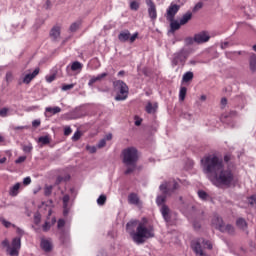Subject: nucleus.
Instances as JSON below:
<instances>
[{
    "instance_id": "nucleus-1",
    "label": "nucleus",
    "mask_w": 256,
    "mask_h": 256,
    "mask_svg": "<svg viewBox=\"0 0 256 256\" xmlns=\"http://www.w3.org/2000/svg\"><path fill=\"white\" fill-rule=\"evenodd\" d=\"M203 171L207 174L208 179L216 187L226 185L229 187L235 179V174L231 167H225L223 158L215 155H209L201 160Z\"/></svg>"
},
{
    "instance_id": "nucleus-2",
    "label": "nucleus",
    "mask_w": 256,
    "mask_h": 256,
    "mask_svg": "<svg viewBox=\"0 0 256 256\" xmlns=\"http://www.w3.org/2000/svg\"><path fill=\"white\" fill-rule=\"evenodd\" d=\"M126 231L136 245H143L146 239L155 237L153 226H147L145 222H139L138 220L129 221L126 224Z\"/></svg>"
},
{
    "instance_id": "nucleus-3",
    "label": "nucleus",
    "mask_w": 256,
    "mask_h": 256,
    "mask_svg": "<svg viewBox=\"0 0 256 256\" xmlns=\"http://www.w3.org/2000/svg\"><path fill=\"white\" fill-rule=\"evenodd\" d=\"M123 163L126 165L125 175H131L137 169L139 161V151L135 147H128L122 151Z\"/></svg>"
},
{
    "instance_id": "nucleus-4",
    "label": "nucleus",
    "mask_w": 256,
    "mask_h": 256,
    "mask_svg": "<svg viewBox=\"0 0 256 256\" xmlns=\"http://www.w3.org/2000/svg\"><path fill=\"white\" fill-rule=\"evenodd\" d=\"M159 189L163 195L157 196L156 205H158V207H163V205H166L165 201L167 200V197L173 195V193L179 189V182L175 180L164 182L160 185Z\"/></svg>"
},
{
    "instance_id": "nucleus-5",
    "label": "nucleus",
    "mask_w": 256,
    "mask_h": 256,
    "mask_svg": "<svg viewBox=\"0 0 256 256\" xmlns=\"http://www.w3.org/2000/svg\"><path fill=\"white\" fill-rule=\"evenodd\" d=\"M187 59H189V50L187 48H182L172 54V57L170 58L171 67H173V69L177 67L176 71H179V69L185 67Z\"/></svg>"
},
{
    "instance_id": "nucleus-6",
    "label": "nucleus",
    "mask_w": 256,
    "mask_h": 256,
    "mask_svg": "<svg viewBox=\"0 0 256 256\" xmlns=\"http://www.w3.org/2000/svg\"><path fill=\"white\" fill-rule=\"evenodd\" d=\"M2 246L6 248L8 255L19 256V251H21V237L13 238L11 244L8 239H5L2 241Z\"/></svg>"
},
{
    "instance_id": "nucleus-7",
    "label": "nucleus",
    "mask_w": 256,
    "mask_h": 256,
    "mask_svg": "<svg viewBox=\"0 0 256 256\" xmlns=\"http://www.w3.org/2000/svg\"><path fill=\"white\" fill-rule=\"evenodd\" d=\"M113 87L117 91L115 101H125L129 97V86L123 80L114 81Z\"/></svg>"
},
{
    "instance_id": "nucleus-8",
    "label": "nucleus",
    "mask_w": 256,
    "mask_h": 256,
    "mask_svg": "<svg viewBox=\"0 0 256 256\" xmlns=\"http://www.w3.org/2000/svg\"><path fill=\"white\" fill-rule=\"evenodd\" d=\"M64 227L65 220L59 219L57 223L59 241L62 245L67 247V245H69V243L71 242V236L69 235V230H66Z\"/></svg>"
},
{
    "instance_id": "nucleus-9",
    "label": "nucleus",
    "mask_w": 256,
    "mask_h": 256,
    "mask_svg": "<svg viewBox=\"0 0 256 256\" xmlns=\"http://www.w3.org/2000/svg\"><path fill=\"white\" fill-rule=\"evenodd\" d=\"M160 213L166 225H173L175 221H177V214L173 212L167 205H162L160 207Z\"/></svg>"
},
{
    "instance_id": "nucleus-10",
    "label": "nucleus",
    "mask_w": 256,
    "mask_h": 256,
    "mask_svg": "<svg viewBox=\"0 0 256 256\" xmlns=\"http://www.w3.org/2000/svg\"><path fill=\"white\" fill-rule=\"evenodd\" d=\"M179 9H181V5L175 4V2H171V4L166 10L167 21H173V19H175V15L179 13Z\"/></svg>"
},
{
    "instance_id": "nucleus-11",
    "label": "nucleus",
    "mask_w": 256,
    "mask_h": 256,
    "mask_svg": "<svg viewBox=\"0 0 256 256\" xmlns=\"http://www.w3.org/2000/svg\"><path fill=\"white\" fill-rule=\"evenodd\" d=\"M63 204V216L67 217L69 215L71 208L73 207V203H71V197L69 194H65L62 198Z\"/></svg>"
},
{
    "instance_id": "nucleus-12",
    "label": "nucleus",
    "mask_w": 256,
    "mask_h": 256,
    "mask_svg": "<svg viewBox=\"0 0 256 256\" xmlns=\"http://www.w3.org/2000/svg\"><path fill=\"white\" fill-rule=\"evenodd\" d=\"M145 3L148 7V15L151 21H155L157 19V6L153 0H145Z\"/></svg>"
},
{
    "instance_id": "nucleus-13",
    "label": "nucleus",
    "mask_w": 256,
    "mask_h": 256,
    "mask_svg": "<svg viewBox=\"0 0 256 256\" xmlns=\"http://www.w3.org/2000/svg\"><path fill=\"white\" fill-rule=\"evenodd\" d=\"M195 37V43H198V45H201L202 43H207L211 39V36H209V32L202 31L194 35Z\"/></svg>"
},
{
    "instance_id": "nucleus-14",
    "label": "nucleus",
    "mask_w": 256,
    "mask_h": 256,
    "mask_svg": "<svg viewBox=\"0 0 256 256\" xmlns=\"http://www.w3.org/2000/svg\"><path fill=\"white\" fill-rule=\"evenodd\" d=\"M107 75H109V73L103 72L101 74H98L97 76H91L90 80L88 81V86L93 87L94 83H101V81H103V79H105Z\"/></svg>"
},
{
    "instance_id": "nucleus-15",
    "label": "nucleus",
    "mask_w": 256,
    "mask_h": 256,
    "mask_svg": "<svg viewBox=\"0 0 256 256\" xmlns=\"http://www.w3.org/2000/svg\"><path fill=\"white\" fill-rule=\"evenodd\" d=\"M40 246L41 249L45 251V253H51V251H53V242L51 239H41Z\"/></svg>"
},
{
    "instance_id": "nucleus-16",
    "label": "nucleus",
    "mask_w": 256,
    "mask_h": 256,
    "mask_svg": "<svg viewBox=\"0 0 256 256\" xmlns=\"http://www.w3.org/2000/svg\"><path fill=\"white\" fill-rule=\"evenodd\" d=\"M36 75H39V68H35V70L32 73H28L24 76L22 83H25V85H29L33 79H35Z\"/></svg>"
},
{
    "instance_id": "nucleus-17",
    "label": "nucleus",
    "mask_w": 256,
    "mask_h": 256,
    "mask_svg": "<svg viewBox=\"0 0 256 256\" xmlns=\"http://www.w3.org/2000/svg\"><path fill=\"white\" fill-rule=\"evenodd\" d=\"M57 113H61L59 106L45 108V117H53V115H57Z\"/></svg>"
},
{
    "instance_id": "nucleus-18",
    "label": "nucleus",
    "mask_w": 256,
    "mask_h": 256,
    "mask_svg": "<svg viewBox=\"0 0 256 256\" xmlns=\"http://www.w3.org/2000/svg\"><path fill=\"white\" fill-rule=\"evenodd\" d=\"M225 223L223 222V218L219 217V215L214 214L212 219V225L215 227V229H218V231L223 227Z\"/></svg>"
},
{
    "instance_id": "nucleus-19",
    "label": "nucleus",
    "mask_w": 256,
    "mask_h": 256,
    "mask_svg": "<svg viewBox=\"0 0 256 256\" xmlns=\"http://www.w3.org/2000/svg\"><path fill=\"white\" fill-rule=\"evenodd\" d=\"M218 231H221V233H228V235H233V233H235V227H233L231 224H222Z\"/></svg>"
},
{
    "instance_id": "nucleus-20",
    "label": "nucleus",
    "mask_w": 256,
    "mask_h": 256,
    "mask_svg": "<svg viewBox=\"0 0 256 256\" xmlns=\"http://www.w3.org/2000/svg\"><path fill=\"white\" fill-rule=\"evenodd\" d=\"M19 189H21V183L17 182L9 188L10 197H17L19 195Z\"/></svg>"
},
{
    "instance_id": "nucleus-21",
    "label": "nucleus",
    "mask_w": 256,
    "mask_h": 256,
    "mask_svg": "<svg viewBox=\"0 0 256 256\" xmlns=\"http://www.w3.org/2000/svg\"><path fill=\"white\" fill-rule=\"evenodd\" d=\"M129 37H131L129 30L122 31L118 35V39L121 41V43H126V41H129Z\"/></svg>"
},
{
    "instance_id": "nucleus-22",
    "label": "nucleus",
    "mask_w": 256,
    "mask_h": 256,
    "mask_svg": "<svg viewBox=\"0 0 256 256\" xmlns=\"http://www.w3.org/2000/svg\"><path fill=\"white\" fill-rule=\"evenodd\" d=\"M193 17V13L191 12H186L181 18H180V25H187L189 21H191Z\"/></svg>"
},
{
    "instance_id": "nucleus-23",
    "label": "nucleus",
    "mask_w": 256,
    "mask_h": 256,
    "mask_svg": "<svg viewBox=\"0 0 256 256\" xmlns=\"http://www.w3.org/2000/svg\"><path fill=\"white\" fill-rule=\"evenodd\" d=\"M128 202L130 205H139V196L136 193H131L128 195Z\"/></svg>"
},
{
    "instance_id": "nucleus-24",
    "label": "nucleus",
    "mask_w": 256,
    "mask_h": 256,
    "mask_svg": "<svg viewBox=\"0 0 256 256\" xmlns=\"http://www.w3.org/2000/svg\"><path fill=\"white\" fill-rule=\"evenodd\" d=\"M236 226L238 227V229L245 231L247 229V221L245 220V218H238L236 220Z\"/></svg>"
},
{
    "instance_id": "nucleus-25",
    "label": "nucleus",
    "mask_w": 256,
    "mask_h": 256,
    "mask_svg": "<svg viewBox=\"0 0 256 256\" xmlns=\"http://www.w3.org/2000/svg\"><path fill=\"white\" fill-rule=\"evenodd\" d=\"M50 36L52 37V39H59V37L61 36V29L59 27L52 28L50 31Z\"/></svg>"
},
{
    "instance_id": "nucleus-26",
    "label": "nucleus",
    "mask_w": 256,
    "mask_h": 256,
    "mask_svg": "<svg viewBox=\"0 0 256 256\" xmlns=\"http://www.w3.org/2000/svg\"><path fill=\"white\" fill-rule=\"evenodd\" d=\"M157 103H151V102H148L147 105H146V112H148L149 114H153L155 113V111H157Z\"/></svg>"
},
{
    "instance_id": "nucleus-27",
    "label": "nucleus",
    "mask_w": 256,
    "mask_h": 256,
    "mask_svg": "<svg viewBox=\"0 0 256 256\" xmlns=\"http://www.w3.org/2000/svg\"><path fill=\"white\" fill-rule=\"evenodd\" d=\"M250 71L255 73L256 71V55L252 54L249 59Z\"/></svg>"
},
{
    "instance_id": "nucleus-28",
    "label": "nucleus",
    "mask_w": 256,
    "mask_h": 256,
    "mask_svg": "<svg viewBox=\"0 0 256 256\" xmlns=\"http://www.w3.org/2000/svg\"><path fill=\"white\" fill-rule=\"evenodd\" d=\"M181 22L173 19L172 21H170V27H171V31H179V29H181Z\"/></svg>"
},
{
    "instance_id": "nucleus-29",
    "label": "nucleus",
    "mask_w": 256,
    "mask_h": 256,
    "mask_svg": "<svg viewBox=\"0 0 256 256\" xmlns=\"http://www.w3.org/2000/svg\"><path fill=\"white\" fill-rule=\"evenodd\" d=\"M193 72L188 71L186 73H184L183 77H182V83H189V81H193Z\"/></svg>"
},
{
    "instance_id": "nucleus-30",
    "label": "nucleus",
    "mask_w": 256,
    "mask_h": 256,
    "mask_svg": "<svg viewBox=\"0 0 256 256\" xmlns=\"http://www.w3.org/2000/svg\"><path fill=\"white\" fill-rule=\"evenodd\" d=\"M57 222V220L55 218L52 219V222H48L46 221L43 225H42V230L47 233V231H49V229H51V225H55V223Z\"/></svg>"
},
{
    "instance_id": "nucleus-31",
    "label": "nucleus",
    "mask_w": 256,
    "mask_h": 256,
    "mask_svg": "<svg viewBox=\"0 0 256 256\" xmlns=\"http://www.w3.org/2000/svg\"><path fill=\"white\" fill-rule=\"evenodd\" d=\"M81 27V20H77L76 22L70 25L69 31L71 33H75Z\"/></svg>"
},
{
    "instance_id": "nucleus-32",
    "label": "nucleus",
    "mask_w": 256,
    "mask_h": 256,
    "mask_svg": "<svg viewBox=\"0 0 256 256\" xmlns=\"http://www.w3.org/2000/svg\"><path fill=\"white\" fill-rule=\"evenodd\" d=\"M70 69L71 71H81V69H83V64L79 61H75L72 63Z\"/></svg>"
},
{
    "instance_id": "nucleus-33",
    "label": "nucleus",
    "mask_w": 256,
    "mask_h": 256,
    "mask_svg": "<svg viewBox=\"0 0 256 256\" xmlns=\"http://www.w3.org/2000/svg\"><path fill=\"white\" fill-rule=\"evenodd\" d=\"M38 142L42 145H49L51 143V139L49 136H41L38 138Z\"/></svg>"
},
{
    "instance_id": "nucleus-34",
    "label": "nucleus",
    "mask_w": 256,
    "mask_h": 256,
    "mask_svg": "<svg viewBox=\"0 0 256 256\" xmlns=\"http://www.w3.org/2000/svg\"><path fill=\"white\" fill-rule=\"evenodd\" d=\"M187 95V88L186 87H181L179 91V100L180 101H185V97Z\"/></svg>"
},
{
    "instance_id": "nucleus-35",
    "label": "nucleus",
    "mask_w": 256,
    "mask_h": 256,
    "mask_svg": "<svg viewBox=\"0 0 256 256\" xmlns=\"http://www.w3.org/2000/svg\"><path fill=\"white\" fill-rule=\"evenodd\" d=\"M53 193V186L52 185H45L44 187V195L49 197Z\"/></svg>"
},
{
    "instance_id": "nucleus-36",
    "label": "nucleus",
    "mask_w": 256,
    "mask_h": 256,
    "mask_svg": "<svg viewBox=\"0 0 256 256\" xmlns=\"http://www.w3.org/2000/svg\"><path fill=\"white\" fill-rule=\"evenodd\" d=\"M198 197L202 201H207V199H209V194H207V192H205L203 190H200V191H198Z\"/></svg>"
},
{
    "instance_id": "nucleus-37",
    "label": "nucleus",
    "mask_w": 256,
    "mask_h": 256,
    "mask_svg": "<svg viewBox=\"0 0 256 256\" xmlns=\"http://www.w3.org/2000/svg\"><path fill=\"white\" fill-rule=\"evenodd\" d=\"M107 202V196L105 195H100L97 199V204L100 205V206H103L105 205V203Z\"/></svg>"
},
{
    "instance_id": "nucleus-38",
    "label": "nucleus",
    "mask_w": 256,
    "mask_h": 256,
    "mask_svg": "<svg viewBox=\"0 0 256 256\" xmlns=\"http://www.w3.org/2000/svg\"><path fill=\"white\" fill-rule=\"evenodd\" d=\"M183 119H187V121H193V114L189 112H182Z\"/></svg>"
},
{
    "instance_id": "nucleus-39",
    "label": "nucleus",
    "mask_w": 256,
    "mask_h": 256,
    "mask_svg": "<svg viewBox=\"0 0 256 256\" xmlns=\"http://www.w3.org/2000/svg\"><path fill=\"white\" fill-rule=\"evenodd\" d=\"M130 9H131L132 11H137V10L139 9V2H137V1H132V2L130 3Z\"/></svg>"
},
{
    "instance_id": "nucleus-40",
    "label": "nucleus",
    "mask_w": 256,
    "mask_h": 256,
    "mask_svg": "<svg viewBox=\"0 0 256 256\" xmlns=\"http://www.w3.org/2000/svg\"><path fill=\"white\" fill-rule=\"evenodd\" d=\"M1 222L4 225V227H6V229H9V227H15L14 224H12L11 222H9V221H7V220H5L3 218L1 219Z\"/></svg>"
},
{
    "instance_id": "nucleus-41",
    "label": "nucleus",
    "mask_w": 256,
    "mask_h": 256,
    "mask_svg": "<svg viewBox=\"0 0 256 256\" xmlns=\"http://www.w3.org/2000/svg\"><path fill=\"white\" fill-rule=\"evenodd\" d=\"M23 151H24V153H31V151H33V145H31V144L24 145Z\"/></svg>"
},
{
    "instance_id": "nucleus-42",
    "label": "nucleus",
    "mask_w": 256,
    "mask_h": 256,
    "mask_svg": "<svg viewBox=\"0 0 256 256\" xmlns=\"http://www.w3.org/2000/svg\"><path fill=\"white\" fill-rule=\"evenodd\" d=\"M75 87V84H64L62 86V91H71Z\"/></svg>"
},
{
    "instance_id": "nucleus-43",
    "label": "nucleus",
    "mask_w": 256,
    "mask_h": 256,
    "mask_svg": "<svg viewBox=\"0 0 256 256\" xmlns=\"http://www.w3.org/2000/svg\"><path fill=\"white\" fill-rule=\"evenodd\" d=\"M27 161V156H20L15 160L16 165H20V163H25Z\"/></svg>"
},
{
    "instance_id": "nucleus-44",
    "label": "nucleus",
    "mask_w": 256,
    "mask_h": 256,
    "mask_svg": "<svg viewBox=\"0 0 256 256\" xmlns=\"http://www.w3.org/2000/svg\"><path fill=\"white\" fill-rule=\"evenodd\" d=\"M248 203L251 205V207H256V196H251L248 198Z\"/></svg>"
},
{
    "instance_id": "nucleus-45",
    "label": "nucleus",
    "mask_w": 256,
    "mask_h": 256,
    "mask_svg": "<svg viewBox=\"0 0 256 256\" xmlns=\"http://www.w3.org/2000/svg\"><path fill=\"white\" fill-rule=\"evenodd\" d=\"M73 133V130L71 129V126H65L64 127V135L68 137V135H71Z\"/></svg>"
},
{
    "instance_id": "nucleus-46",
    "label": "nucleus",
    "mask_w": 256,
    "mask_h": 256,
    "mask_svg": "<svg viewBox=\"0 0 256 256\" xmlns=\"http://www.w3.org/2000/svg\"><path fill=\"white\" fill-rule=\"evenodd\" d=\"M105 145H107V141L103 138L101 139L98 144H97V148L98 149H103V147H105Z\"/></svg>"
},
{
    "instance_id": "nucleus-47",
    "label": "nucleus",
    "mask_w": 256,
    "mask_h": 256,
    "mask_svg": "<svg viewBox=\"0 0 256 256\" xmlns=\"http://www.w3.org/2000/svg\"><path fill=\"white\" fill-rule=\"evenodd\" d=\"M56 77H57L56 74H52V75L46 76L47 83H53V81H55Z\"/></svg>"
},
{
    "instance_id": "nucleus-48",
    "label": "nucleus",
    "mask_w": 256,
    "mask_h": 256,
    "mask_svg": "<svg viewBox=\"0 0 256 256\" xmlns=\"http://www.w3.org/2000/svg\"><path fill=\"white\" fill-rule=\"evenodd\" d=\"M185 43L186 45H193V43H195V36L193 38L192 37L186 38Z\"/></svg>"
},
{
    "instance_id": "nucleus-49",
    "label": "nucleus",
    "mask_w": 256,
    "mask_h": 256,
    "mask_svg": "<svg viewBox=\"0 0 256 256\" xmlns=\"http://www.w3.org/2000/svg\"><path fill=\"white\" fill-rule=\"evenodd\" d=\"M79 139H81V132L76 131V132L74 133V135L72 136V140H74V141H79Z\"/></svg>"
},
{
    "instance_id": "nucleus-50",
    "label": "nucleus",
    "mask_w": 256,
    "mask_h": 256,
    "mask_svg": "<svg viewBox=\"0 0 256 256\" xmlns=\"http://www.w3.org/2000/svg\"><path fill=\"white\" fill-rule=\"evenodd\" d=\"M139 37V33L135 32L132 36H129L130 43H135V40Z\"/></svg>"
},
{
    "instance_id": "nucleus-51",
    "label": "nucleus",
    "mask_w": 256,
    "mask_h": 256,
    "mask_svg": "<svg viewBox=\"0 0 256 256\" xmlns=\"http://www.w3.org/2000/svg\"><path fill=\"white\" fill-rule=\"evenodd\" d=\"M7 113H9V109L7 108L0 109V117H7Z\"/></svg>"
},
{
    "instance_id": "nucleus-52",
    "label": "nucleus",
    "mask_w": 256,
    "mask_h": 256,
    "mask_svg": "<svg viewBox=\"0 0 256 256\" xmlns=\"http://www.w3.org/2000/svg\"><path fill=\"white\" fill-rule=\"evenodd\" d=\"M86 150L89 151V153H97V147L95 146H86Z\"/></svg>"
},
{
    "instance_id": "nucleus-53",
    "label": "nucleus",
    "mask_w": 256,
    "mask_h": 256,
    "mask_svg": "<svg viewBox=\"0 0 256 256\" xmlns=\"http://www.w3.org/2000/svg\"><path fill=\"white\" fill-rule=\"evenodd\" d=\"M34 223L36 225H39V223H41V215L40 214H35V216H34Z\"/></svg>"
},
{
    "instance_id": "nucleus-54",
    "label": "nucleus",
    "mask_w": 256,
    "mask_h": 256,
    "mask_svg": "<svg viewBox=\"0 0 256 256\" xmlns=\"http://www.w3.org/2000/svg\"><path fill=\"white\" fill-rule=\"evenodd\" d=\"M6 81L7 83H10V81H13V73L11 72L6 73Z\"/></svg>"
},
{
    "instance_id": "nucleus-55",
    "label": "nucleus",
    "mask_w": 256,
    "mask_h": 256,
    "mask_svg": "<svg viewBox=\"0 0 256 256\" xmlns=\"http://www.w3.org/2000/svg\"><path fill=\"white\" fill-rule=\"evenodd\" d=\"M202 8H203V3L198 2V3L194 6L193 11H194V12H195V11H199V9H202Z\"/></svg>"
},
{
    "instance_id": "nucleus-56",
    "label": "nucleus",
    "mask_w": 256,
    "mask_h": 256,
    "mask_svg": "<svg viewBox=\"0 0 256 256\" xmlns=\"http://www.w3.org/2000/svg\"><path fill=\"white\" fill-rule=\"evenodd\" d=\"M13 131H23V129H27V126H13Z\"/></svg>"
},
{
    "instance_id": "nucleus-57",
    "label": "nucleus",
    "mask_w": 256,
    "mask_h": 256,
    "mask_svg": "<svg viewBox=\"0 0 256 256\" xmlns=\"http://www.w3.org/2000/svg\"><path fill=\"white\" fill-rule=\"evenodd\" d=\"M23 185H31V177H26L23 179Z\"/></svg>"
},
{
    "instance_id": "nucleus-58",
    "label": "nucleus",
    "mask_w": 256,
    "mask_h": 256,
    "mask_svg": "<svg viewBox=\"0 0 256 256\" xmlns=\"http://www.w3.org/2000/svg\"><path fill=\"white\" fill-rule=\"evenodd\" d=\"M39 125H41V120H34L32 122V127H39Z\"/></svg>"
},
{
    "instance_id": "nucleus-59",
    "label": "nucleus",
    "mask_w": 256,
    "mask_h": 256,
    "mask_svg": "<svg viewBox=\"0 0 256 256\" xmlns=\"http://www.w3.org/2000/svg\"><path fill=\"white\" fill-rule=\"evenodd\" d=\"M103 139H105V141H111L113 139V134H107Z\"/></svg>"
},
{
    "instance_id": "nucleus-60",
    "label": "nucleus",
    "mask_w": 256,
    "mask_h": 256,
    "mask_svg": "<svg viewBox=\"0 0 256 256\" xmlns=\"http://www.w3.org/2000/svg\"><path fill=\"white\" fill-rule=\"evenodd\" d=\"M50 8H51V1L47 0L44 5V9H50Z\"/></svg>"
},
{
    "instance_id": "nucleus-61",
    "label": "nucleus",
    "mask_w": 256,
    "mask_h": 256,
    "mask_svg": "<svg viewBox=\"0 0 256 256\" xmlns=\"http://www.w3.org/2000/svg\"><path fill=\"white\" fill-rule=\"evenodd\" d=\"M97 256H107V252L105 250H100Z\"/></svg>"
},
{
    "instance_id": "nucleus-62",
    "label": "nucleus",
    "mask_w": 256,
    "mask_h": 256,
    "mask_svg": "<svg viewBox=\"0 0 256 256\" xmlns=\"http://www.w3.org/2000/svg\"><path fill=\"white\" fill-rule=\"evenodd\" d=\"M229 47V42H224L221 44V49H227Z\"/></svg>"
},
{
    "instance_id": "nucleus-63",
    "label": "nucleus",
    "mask_w": 256,
    "mask_h": 256,
    "mask_svg": "<svg viewBox=\"0 0 256 256\" xmlns=\"http://www.w3.org/2000/svg\"><path fill=\"white\" fill-rule=\"evenodd\" d=\"M221 105H222V107H225V105H227V98L221 99Z\"/></svg>"
},
{
    "instance_id": "nucleus-64",
    "label": "nucleus",
    "mask_w": 256,
    "mask_h": 256,
    "mask_svg": "<svg viewBox=\"0 0 256 256\" xmlns=\"http://www.w3.org/2000/svg\"><path fill=\"white\" fill-rule=\"evenodd\" d=\"M142 121H143V120H141V119H137V120L135 121L136 127H139V125H141Z\"/></svg>"
}]
</instances>
